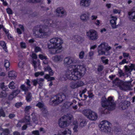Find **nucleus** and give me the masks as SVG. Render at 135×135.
<instances>
[{
    "label": "nucleus",
    "mask_w": 135,
    "mask_h": 135,
    "mask_svg": "<svg viewBox=\"0 0 135 135\" xmlns=\"http://www.w3.org/2000/svg\"><path fill=\"white\" fill-rule=\"evenodd\" d=\"M78 62V60L73 57H67L64 59V65H69L65 74L66 77L68 79L77 80L82 76L85 73L86 69L83 66L75 64Z\"/></svg>",
    "instance_id": "nucleus-1"
},
{
    "label": "nucleus",
    "mask_w": 135,
    "mask_h": 135,
    "mask_svg": "<svg viewBox=\"0 0 135 135\" xmlns=\"http://www.w3.org/2000/svg\"><path fill=\"white\" fill-rule=\"evenodd\" d=\"M50 44H48V47L52 49L51 53L54 54L60 52L62 49V44L63 41L62 39L58 37L52 38L50 40Z\"/></svg>",
    "instance_id": "nucleus-2"
},
{
    "label": "nucleus",
    "mask_w": 135,
    "mask_h": 135,
    "mask_svg": "<svg viewBox=\"0 0 135 135\" xmlns=\"http://www.w3.org/2000/svg\"><path fill=\"white\" fill-rule=\"evenodd\" d=\"M101 103L102 106L99 108V110L102 113H106V110H112L115 108V104L112 97H109L107 99L105 97H102Z\"/></svg>",
    "instance_id": "nucleus-3"
},
{
    "label": "nucleus",
    "mask_w": 135,
    "mask_h": 135,
    "mask_svg": "<svg viewBox=\"0 0 135 135\" xmlns=\"http://www.w3.org/2000/svg\"><path fill=\"white\" fill-rule=\"evenodd\" d=\"M33 34L36 38H43L45 36H49L51 33L50 30L48 28L37 27L33 30Z\"/></svg>",
    "instance_id": "nucleus-4"
},
{
    "label": "nucleus",
    "mask_w": 135,
    "mask_h": 135,
    "mask_svg": "<svg viewBox=\"0 0 135 135\" xmlns=\"http://www.w3.org/2000/svg\"><path fill=\"white\" fill-rule=\"evenodd\" d=\"M73 119V116L70 114H67L62 117L59 119V124L62 128H64L68 126Z\"/></svg>",
    "instance_id": "nucleus-5"
},
{
    "label": "nucleus",
    "mask_w": 135,
    "mask_h": 135,
    "mask_svg": "<svg viewBox=\"0 0 135 135\" xmlns=\"http://www.w3.org/2000/svg\"><path fill=\"white\" fill-rule=\"evenodd\" d=\"M113 84L118 86L121 90H130L132 85L130 82H124L118 78H116L113 81Z\"/></svg>",
    "instance_id": "nucleus-6"
},
{
    "label": "nucleus",
    "mask_w": 135,
    "mask_h": 135,
    "mask_svg": "<svg viewBox=\"0 0 135 135\" xmlns=\"http://www.w3.org/2000/svg\"><path fill=\"white\" fill-rule=\"evenodd\" d=\"M65 98L66 96L64 94H58L51 98L50 103L53 105H57L61 103Z\"/></svg>",
    "instance_id": "nucleus-7"
},
{
    "label": "nucleus",
    "mask_w": 135,
    "mask_h": 135,
    "mask_svg": "<svg viewBox=\"0 0 135 135\" xmlns=\"http://www.w3.org/2000/svg\"><path fill=\"white\" fill-rule=\"evenodd\" d=\"M111 49V47L108 46L105 43H103L98 47V52L99 55L105 54V51H108Z\"/></svg>",
    "instance_id": "nucleus-8"
},
{
    "label": "nucleus",
    "mask_w": 135,
    "mask_h": 135,
    "mask_svg": "<svg viewBox=\"0 0 135 135\" xmlns=\"http://www.w3.org/2000/svg\"><path fill=\"white\" fill-rule=\"evenodd\" d=\"M110 123L107 121L102 122L99 125L101 131L105 132H109L111 131V128L109 126Z\"/></svg>",
    "instance_id": "nucleus-9"
},
{
    "label": "nucleus",
    "mask_w": 135,
    "mask_h": 135,
    "mask_svg": "<svg viewBox=\"0 0 135 135\" xmlns=\"http://www.w3.org/2000/svg\"><path fill=\"white\" fill-rule=\"evenodd\" d=\"M86 35L89 39L90 40H95L98 38L97 32L93 30H91L87 32L86 33Z\"/></svg>",
    "instance_id": "nucleus-10"
},
{
    "label": "nucleus",
    "mask_w": 135,
    "mask_h": 135,
    "mask_svg": "<svg viewBox=\"0 0 135 135\" xmlns=\"http://www.w3.org/2000/svg\"><path fill=\"white\" fill-rule=\"evenodd\" d=\"M56 15L59 17H61L66 15L65 10L62 7L58 8L56 9Z\"/></svg>",
    "instance_id": "nucleus-11"
},
{
    "label": "nucleus",
    "mask_w": 135,
    "mask_h": 135,
    "mask_svg": "<svg viewBox=\"0 0 135 135\" xmlns=\"http://www.w3.org/2000/svg\"><path fill=\"white\" fill-rule=\"evenodd\" d=\"M91 2V0H80L79 4L81 7H87L90 5Z\"/></svg>",
    "instance_id": "nucleus-12"
},
{
    "label": "nucleus",
    "mask_w": 135,
    "mask_h": 135,
    "mask_svg": "<svg viewBox=\"0 0 135 135\" xmlns=\"http://www.w3.org/2000/svg\"><path fill=\"white\" fill-rule=\"evenodd\" d=\"M63 56L62 55H56L52 58L53 61L56 63L61 62L63 59Z\"/></svg>",
    "instance_id": "nucleus-13"
},
{
    "label": "nucleus",
    "mask_w": 135,
    "mask_h": 135,
    "mask_svg": "<svg viewBox=\"0 0 135 135\" xmlns=\"http://www.w3.org/2000/svg\"><path fill=\"white\" fill-rule=\"evenodd\" d=\"M90 14L88 12H85L82 14L80 16L81 20L84 22H86L89 19Z\"/></svg>",
    "instance_id": "nucleus-14"
},
{
    "label": "nucleus",
    "mask_w": 135,
    "mask_h": 135,
    "mask_svg": "<svg viewBox=\"0 0 135 135\" xmlns=\"http://www.w3.org/2000/svg\"><path fill=\"white\" fill-rule=\"evenodd\" d=\"M30 115L27 114L25 115L24 118L20 120V122L21 123H25L26 124H30Z\"/></svg>",
    "instance_id": "nucleus-15"
},
{
    "label": "nucleus",
    "mask_w": 135,
    "mask_h": 135,
    "mask_svg": "<svg viewBox=\"0 0 135 135\" xmlns=\"http://www.w3.org/2000/svg\"><path fill=\"white\" fill-rule=\"evenodd\" d=\"M124 68L125 72L130 73L133 69L135 70V64H132L130 66L125 65Z\"/></svg>",
    "instance_id": "nucleus-16"
},
{
    "label": "nucleus",
    "mask_w": 135,
    "mask_h": 135,
    "mask_svg": "<svg viewBox=\"0 0 135 135\" xmlns=\"http://www.w3.org/2000/svg\"><path fill=\"white\" fill-rule=\"evenodd\" d=\"M111 18H112L110 21V23L112 28H117L118 26L116 25V21L117 20V18L114 16H111Z\"/></svg>",
    "instance_id": "nucleus-17"
},
{
    "label": "nucleus",
    "mask_w": 135,
    "mask_h": 135,
    "mask_svg": "<svg viewBox=\"0 0 135 135\" xmlns=\"http://www.w3.org/2000/svg\"><path fill=\"white\" fill-rule=\"evenodd\" d=\"M98 117L97 115L95 112L92 111L88 117V118L91 120H95Z\"/></svg>",
    "instance_id": "nucleus-18"
},
{
    "label": "nucleus",
    "mask_w": 135,
    "mask_h": 135,
    "mask_svg": "<svg viewBox=\"0 0 135 135\" xmlns=\"http://www.w3.org/2000/svg\"><path fill=\"white\" fill-rule=\"evenodd\" d=\"M130 105V102H129L126 101L122 103L120 107L123 109H125Z\"/></svg>",
    "instance_id": "nucleus-19"
},
{
    "label": "nucleus",
    "mask_w": 135,
    "mask_h": 135,
    "mask_svg": "<svg viewBox=\"0 0 135 135\" xmlns=\"http://www.w3.org/2000/svg\"><path fill=\"white\" fill-rule=\"evenodd\" d=\"M74 40L79 44L82 43L84 41L83 38L80 36L76 35L75 36Z\"/></svg>",
    "instance_id": "nucleus-20"
},
{
    "label": "nucleus",
    "mask_w": 135,
    "mask_h": 135,
    "mask_svg": "<svg viewBox=\"0 0 135 135\" xmlns=\"http://www.w3.org/2000/svg\"><path fill=\"white\" fill-rule=\"evenodd\" d=\"M71 131L69 129H66L63 132L59 133L57 135H71Z\"/></svg>",
    "instance_id": "nucleus-21"
},
{
    "label": "nucleus",
    "mask_w": 135,
    "mask_h": 135,
    "mask_svg": "<svg viewBox=\"0 0 135 135\" xmlns=\"http://www.w3.org/2000/svg\"><path fill=\"white\" fill-rule=\"evenodd\" d=\"M128 18L131 21L135 22V12H128Z\"/></svg>",
    "instance_id": "nucleus-22"
},
{
    "label": "nucleus",
    "mask_w": 135,
    "mask_h": 135,
    "mask_svg": "<svg viewBox=\"0 0 135 135\" xmlns=\"http://www.w3.org/2000/svg\"><path fill=\"white\" fill-rule=\"evenodd\" d=\"M9 77L11 79L15 78L17 76V74L15 71H10L8 73Z\"/></svg>",
    "instance_id": "nucleus-23"
},
{
    "label": "nucleus",
    "mask_w": 135,
    "mask_h": 135,
    "mask_svg": "<svg viewBox=\"0 0 135 135\" xmlns=\"http://www.w3.org/2000/svg\"><path fill=\"white\" fill-rule=\"evenodd\" d=\"M40 59L41 60H44L43 61V64H47L48 63V60L47 57L41 54H40L39 55Z\"/></svg>",
    "instance_id": "nucleus-24"
},
{
    "label": "nucleus",
    "mask_w": 135,
    "mask_h": 135,
    "mask_svg": "<svg viewBox=\"0 0 135 135\" xmlns=\"http://www.w3.org/2000/svg\"><path fill=\"white\" fill-rule=\"evenodd\" d=\"M47 23L48 24L47 25L48 26H50L54 28H57L59 27L57 25H56L55 23H54L51 20L49 21H47Z\"/></svg>",
    "instance_id": "nucleus-25"
},
{
    "label": "nucleus",
    "mask_w": 135,
    "mask_h": 135,
    "mask_svg": "<svg viewBox=\"0 0 135 135\" xmlns=\"http://www.w3.org/2000/svg\"><path fill=\"white\" fill-rule=\"evenodd\" d=\"M70 86L71 88L73 89H75L78 88L76 81L71 83L70 84Z\"/></svg>",
    "instance_id": "nucleus-26"
},
{
    "label": "nucleus",
    "mask_w": 135,
    "mask_h": 135,
    "mask_svg": "<svg viewBox=\"0 0 135 135\" xmlns=\"http://www.w3.org/2000/svg\"><path fill=\"white\" fill-rule=\"evenodd\" d=\"M38 84L39 85V88H41L43 85L44 79L42 78L37 79Z\"/></svg>",
    "instance_id": "nucleus-27"
},
{
    "label": "nucleus",
    "mask_w": 135,
    "mask_h": 135,
    "mask_svg": "<svg viewBox=\"0 0 135 135\" xmlns=\"http://www.w3.org/2000/svg\"><path fill=\"white\" fill-rule=\"evenodd\" d=\"M45 70L48 71L49 74L50 76H52L54 74V73L53 71L50 66H48L45 68Z\"/></svg>",
    "instance_id": "nucleus-28"
},
{
    "label": "nucleus",
    "mask_w": 135,
    "mask_h": 135,
    "mask_svg": "<svg viewBox=\"0 0 135 135\" xmlns=\"http://www.w3.org/2000/svg\"><path fill=\"white\" fill-rule=\"evenodd\" d=\"M92 111L89 109H86L84 110L83 111V113L84 114L88 116V117L90 114V113H91Z\"/></svg>",
    "instance_id": "nucleus-29"
},
{
    "label": "nucleus",
    "mask_w": 135,
    "mask_h": 135,
    "mask_svg": "<svg viewBox=\"0 0 135 135\" xmlns=\"http://www.w3.org/2000/svg\"><path fill=\"white\" fill-rule=\"evenodd\" d=\"M73 104V103L71 102L67 101L64 104V106L66 109H68Z\"/></svg>",
    "instance_id": "nucleus-30"
},
{
    "label": "nucleus",
    "mask_w": 135,
    "mask_h": 135,
    "mask_svg": "<svg viewBox=\"0 0 135 135\" xmlns=\"http://www.w3.org/2000/svg\"><path fill=\"white\" fill-rule=\"evenodd\" d=\"M32 94L30 93H28L26 95V99L28 102H30L32 100Z\"/></svg>",
    "instance_id": "nucleus-31"
},
{
    "label": "nucleus",
    "mask_w": 135,
    "mask_h": 135,
    "mask_svg": "<svg viewBox=\"0 0 135 135\" xmlns=\"http://www.w3.org/2000/svg\"><path fill=\"white\" fill-rule=\"evenodd\" d=\"M74 126L73 128V130L74 132H76L78 131V124L76 121H75L73 123Z\"/></svg>",
    "instance_id": "nucleus-32"
},
{
    "label": "nucleus",
    "mask_w": 135,
    "mask_h": 135,
    "mask_svg": "<svg viewBox=\"0 0 135 135\" xmlns=\"http://www.w3.org/2000/svg\"><path fill=\"white\" fill-rule=\"evenodd\" d=\"M10 133L9 130L8 129H6L3 130V132L0 135H8Z\"/></svg>",
    "instance_id": "nucleus-33"
},
{
    "label": "nucleus",
    "mask_w": 135,
    "mask_h": 135,
    "mask_svg": "<svg viewBox=\"0 0 135 135\" xmlns=\"http://www.w3.org/2000/svg\"><path fill=\"white\" fill-rule=\"evenodd\" d=\"M41 110L42 112V114L44 116H46L48 113L47 109L45 107H44V108L41 109Z\"/></svg>",
    "instance_id": "nucleus-34"
},
{
    "label": "nucleus",
    "mask_w": 135,
    "mask_h": 135,
    "mask_svg": "<svg viewBox=\"0 0 135 135\" xmlns=\"http://www.w3.org/2000/svg\"><path fill=\"white\" fill-rule=\"evenodd\" d=\"M20 88L22 90L25 91V93L28 91V89L30 88V87L28 86L26 87L24 85H22L21 86Z\"/></svg>",
    "instance_id": "nucleus-35"
},
{
    "label": "nucleus",
    "mask_w": 135,
    "mask_h": 135,
    "mask_svg": "<svg viewBox=\"0 0 135 135\" xmlns=\"http://www.w3.org/2000/svg\"><path fill=\"white\" fill-rule=\"evenodd\" d=\"M36 106L42 109L45 106L43 103L42 102H39L36 104Z\"/></svg>",
    "instance_id": "nucleus-36"
},
{
    "label": "nucleus",
    "mask_w": 135,
    "mask_h": 135,
    "mask_svg": "<svg viewBox=\"0 0 135 135\" xmlns=\"http://www.w3.org/2000/svg\"><path fill=\"white\" fill-rule=\"evenodd\" d=\"M9 88L11 89H14L16 88L15 83L13 81L11 82L8 85Z\"/></svg>",
    "instance_id": "nucleus-37"
},
{
    "label": "nucleus",
    "mask_w": 135,
    "mask_h": 135,
    "mask_svg": "<svg viewBox=\"0 0 135 135\" xmlns=\"http://www.w3.org/2000/svg\"><path fill=\"white\" fill-rule=\"evenodd\" d=\"M76 82L78 88L81 87L84 85V83L80 80L76 81Z\"/></svg>",
    "instance_id": "nucleus-38"
},
{
    "label": "nucleus",
    "mask_w": 135,
    "mask_h": 135,
    "mask_svg": "<svg viewBox=\"0 0 135 135\" xmlns=\"http://www.w3.org/2000/svg\"><path fill=\"white\" fill-rule=\"evenodd\" d=\"M4 83H2L0 84V88L2 89L3 91L6 90L8 89V87L7 86H5Z\"/></svg>",
    "instance_id": "nucleus-39"
},
{
    "label": "nucleus",
    "mask_w": 135,
    "mask_h": 135,
    "mask_svg": "<svg viewBox=\"0 0 135 135\" xmlns=\"http://www.w3.org/2000/svg\"><path fill=\"white\" fill-rule=\"evenodd\" d=\"M0 45L2 46L5 51L6 50V45L5 42L2 41H0Z\"/></svg>",
    "instance_id": "nucleus-40"
},
{
    "label": "nucleus",
    "mask_w": 135,
    "mask_h": 135,
    "mask_svg": "<svg viewBox=\"0 0 135 135\" xmlns=\"http://www.w3.org/2000/svg\"><path fill=\"white\" fill-rule=\"evenodd\" d=\"M4 65L6 69L9 67L10 65V63L8 60H5Z\"/></svg>",
    "instance_id": "nucleus-41"
},
{
    "label": "nucleus",
    "mask_w": 135,
    "mask_h": 135,
    "mask_svg": "<svg viewBox=\"0 0 135 135\" xmlns=\"http://www.w3.org/2000/svg\"><path fill=\"white\" fill-rule=\"evenodd\" d=\"M101 60L103 63L105 64H108V60L107 59H105L104 57H101Z\"/></svg>",
    "instance_id": "nucleus-42"
},
{
    "label": "nucleus",
    "mask_w": 135,
    "mask_h": 135,
    "mask_svg": "<svg viewBox=\"0 0 135 135\" xmlns=\"http://www.w3.org/2000/svg\"><path fill=\"white\" fill-rule=\"evenodd\" d=\"M20 91L18 89L15 90H14L12 93L14 95L15 97L17 95H18L20 92Z\"/></svg>",
    "instance_id": "nucleus-43"
},
{
    "label": "nucleus",
    "mask_w": 135,
    "mask_h": 135,
    "mask_svg": "<svg viewBox=\"0 0 135 135\" xmlns=\"http://www.w3.org/2000/svg\"><path fill=\"white\" fill-rule=\"evenodd\" d=\"M85 54L84 52L83 51H81L79 54V57L80 59H83Z\"/></svg>",
    "instance_id": "nucleus-44"
},
{
    "label": "nucleus",
    "mask_w": 135,
    "mask_h": 135,
    "mask_svg": "<svg viewBox=\"0 0 135 135\" xmlns=\"http://www.w3.org/2000/svg\"><path fill=\"white\" fill-rule=\"evenodd\" d=\"M7 95L6 93L4 91H3L0 93V98L5 97H6Z\"/></svg>",
    "instance_id": "nucleus-45"
},
{
    "label": "nucleus",
    "mask_w": 135,
    "mask_h": 135,
    "mask_svg": "<svg viewBox=\"0 0 135 135\" xmlns=\"http://www.w3.org/2000/svg\"><path fill=\"white\" fill-rule=\"evenodd\" d=\"M86 122L85 120H83L80 122V126L81 127H83L86 125Z\"/></svg>",
    "instance_id": "nucleus-46"
},
{
    "label": "nucleus",
    "mask_w": 135,
    "mask_h": 135,
    "mask_svg": "<svg viewBox=\"0 0 135 135\" xmlns=\"http://www.w3.org/2000/svg\"><path fill=\"white\" fill-rule=\"evenodd\" d=\"M123 55L124 58L128 57L130 59H131L130 56H129V54L128 53L123 52Z\"/></svg>",
    "instance_id": "nucleus-47"
},
{
    "label": "nucleus",
    "mask_w": 135,
    "mask_h": 135,
    "mask_svg": "<svg viewBox=\"0 0 135 135\" xmlns=\"http://www.w3.org/2000/svg\"><path fill=\"white\" fill-rule=\"evenodd\" d=\"M104 69V66L102 65H100L98 66L97 70L99 72H100L102 71Z\"/></svg>",
    "instance_id": "nucleus-48"
},
{
    "label": "nucleus",
    "mask_w": 135,
    "mask_h": 135,
    "mask_svg": "<svg viewBox=\"0 0 135 135\" xmlns=\"http://www.w3.org/2000/svg\"><path fill=\"white\" fill-rule=\"evenodd\" d=\"M128 63V61H127V60L126 59H123L121 62L119 63L120 65H122L124 64V63L127 64Z\"/></svg>",
    "instance_id": "nucleus-49"
},
{
    "label": "nucleus",
    "mask_w": 135,
    "mask_h": 135,
    "mask_svg": "<svg viewBox=\"0 0 135 135\" xmlns=\"http://www.w3.org/2000/svg\"><path fill=\"white\" fill-rule=\"evenodd\" d=\"M118 74L120 77L124 76L125 74L123 71L121 70H119L118 71Z\"/></svg>",
    "instance_id": "nucleus-50"
},
{
    "label": "nucleus",
    "mask_w": 135,
    "mask_h": 135,
    "mask_svg": "<svg viewBox=\"0 0 135 135\" xmlns=\"http://www.w3.org/2000/svg\"><path fill=\"white\" fill-rule=\"evenodd\" d=\"M1 116L4 117L5 116V114L2 109H1L0 110V117Z\"/></svg>",
    "instance_id": "nucleus-51"
},
{
    "label": "nucleus",
    "mask_w": 135,
    "mask_h": 135,
    "mask_svg": "<svg viewBox=\"0 0 135 135\" xmlns=\"http://www.w3.org/2000/svg\"><path fill=\"white\" fill-rule=\"evenodd\" d=\"M37 79H34L32 80V81L33 83V85L35 86H36L38 84Z\"/></svg>",
    "instance_id": "nucleus-52"
},
{
    "label": "nucleus",
    "mask_w": 135,
    "mask_h": 135,
    "mask_svg": "<svg viewBox=\"0 0 135 135\" xmlns=\"http://www.w3.org/2000/svg\"><path fill=\"white\" fill-rule=\"evenodd\" d=\"M32 133L35 135H40L39 131L38 130L33 131L32 132Z\"/></svg>",
    "instance_id": "nucleus-53"
},
{
    "label": "nucleus",
    "mask_w": 135,
    "mask_h": 135,
    "mask_svg": "<svg viewBox=\"0 0 135 135\" xmlns=\"http://www.w3.org/2000/svg\"><path fill=\"white\" fill-rule=\"evenodd\" d=\"M31 108V107L30 106H27L25 108L24 111L25 112H28Z\"/></svg>",
    "instance_id": "nucleus-54"
},
{
    "label": "nucleus",
    "mask_w": 135,
    "mask_h": 135,
    "mask_svg": "<svg viewBox=\"0 0 135 135\" xmlns=\"http://www.w3.org/2000/svg\"><path fill=\"white\" fill-rule=\"evenodd\" d=\"M35 51L36 52H38L40 51L41 50V48L38 46H36L35 48Z\"/></svg>",
    "instance_id": "nucleus-55"
},
{
    "label": "nucleus",
    "mask_w": 135,
    "mask_h": 135,
    "mask_svg": "<svg viewBox=\"0 0 135 135\" xmlns=\"http://www.w3.org/2000/svg\"><path fill=\"white\" fill-rule=\"evenodd\" d=\"M21 46L22 48H25L26 47V44L23 42H21L20 43Z\"/></svg>",
    "instance_id": "nucleus-56"
},
{
    "label": "nucleus",
    "mask_w": 135,
    "mask_h": 135,
    "mask_svg": "<svg viewBox=\"0 0 135 135\" xmlns=\"http://www.w3.org/2000/svg\"><path fill=\"white\" fill-rule=\"evenodd\" d=\"M15 97V96L13 95V94L12 93L9 96L8 99L9 100H12Z\"/></svg>",
    "instance_id": "nucleus-57"
},
{
    "label": "nucleus",
    "mask_w": 135,
    "mask_h": 135,
    "mask_svg": "<svg viewBox=\"0 0 135 135\" xmlns=\"http://www.w3.org/2000/svg\"><path fill=\"white\" fill-rule=\"evenodd\" d=\"M7 12L9 14H12V11L11 9L9 8H8L6 9Z\"/></svg>",
    "instance_id": "nucleus-58"
},
{
    "label": "nucleus",
    "mask_w": 135,
    "mask_h": 135,
    "mask_svg": "<svg viewBox=\"0 0 135 135\" xmlns=\"http://www.w3.org/2000/svg\"><path fill=\"white\" fill-rule=\"evenodd\" d=\"M6 35L8 37V38L10 40H13V37L11 36V35L9 33H7Z\"/></svg>",
    "instance_id": "nucleus-59"
},
{
    "label": "nucleus",
    "mask_w": 135,
    "mask_h": 135,
    "mask_svg": "<svg viewBox=\"0 0 135 135\" xmlns=\"http://www.w3.org/2000/svg\"><path fill=\"white\" fill-rule=\"evenodd\" d=\"M27 1L29 2H32L34 3L35 2H40L41 0H27Z\"/></svg>",
    "instance_id": "nucleus-60"
},
{
    "label": "nucleus",
    "mask_w": 135,
    "mask_h": 135,
    "mask_svg": "<svg viewBox=\"0 0 135 135\" xmlns=\"http://www.w3.org/2000/svg\"><path fill=\"white\" fill-rule=\"evenodd\" d=\"M22 104V103L21 102L17 103L15 104V106L17 108H18L20 107Z\"/></svg>",
    "instance_id": "nucleus-61"
},
{
    "label": "nucleus",
    "mask_w": 135,
    "mask_h": 135,
    "mask_svg": "<svg viewBox=\"0 0 135 135\" xmlns=\"http://www.w3.org/2000/svg\"><path fill=\"white\" fill-rule=\"evenodd\" d=\"M97 18V16L96 15H92L91 17V19L93 20H96Z\"/></svg>",
    "instance_id": "nucleus-62"
},
{
    "label": "nucleus",
    "mask_w": 135,
    "mask_h": 135,
    "mask_svg": "<svg viewBox=\"0 0 135 135\" xmlns=\"http://www.w3.org/2000/svg\"><path fill=\"white\" fill-rule=\"evenodd\" d=\"M15 114H9L8 117L10 119H12L15 117Z\"/></svg>",
    "instance_id": "nucleus-63"
},
{
    "label": "nucleus",
    "mask_w": 135,
    "mask_h": 135,
    "mask_svg": "<svg viewBox=\"0 0 135 135\" xmlns=\"http://www.w3.org/2000/svg\"><path fill=\"white\" fill-rule=\"evenodd\" d=\"M13 135H20V133L17 131H15L13 132Z\"/></svg>",
    "instance_id": "nucleus-64"
}]
</instances>
